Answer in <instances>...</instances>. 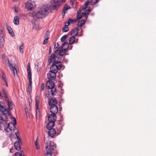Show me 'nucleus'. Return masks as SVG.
I'll return each instance as SVG.
<instances>
[{
  "instance_id": "1",
  "label": "nucleus",
  "mask_w": 156,
  "mask_h": 156,
  "mask_svg": "<svg viewBox=\"0 0 156 156\" xmlns=\"http://www.w3.org/2000/svg\"><path fill=\"white\" fill-rule=\"evenodd\" d=\"M69 50V46L68 42H64L62 45L59 47L58 49L54 51L50 56L48 59V62L50 63L52 60H55L57 58V56L55 55L57 52H58V55L60 56H63L66 51Z\"/></svg>"
},
{
  "instance_id": "2",
  "label": "nucleus",
  "mask_w": 156,
  "mask_h": 156,
  "mask_svg": "<svg viewBox=\"0 0 156 156\" xmlns=\"http://www.w3.org/2000/svg\"><path fill=\"white\" fill-rule=\"evenodd\" d=\"M50 9L49 5H43L39 8L37 12H34L33 13V17L38 19L44 17L49 13Z\"/></svg>"
},
{
  "instance_id": "3",
  "label": "nucleus",
  "mask_w": 156,
  "mask_h": 156,
  "mask_svg": "<svg viewBox=\"0 0 156 156\" xmlns=\"http://www.w3.org/2000/svg\"><path fill=\"white\" fill-rule=\"evenodd\" d=\"M6 114H3L1 116L2 117V123L4 126L9 128L11 131L14 130L15 126L16 124V120L15 117H12V119L14 121L13 123L12 122L7 123V121H8V118L6 115Z\"/></svg>"
},
{
  "instance_id": "4",
  "label": "nucleus",
  "mask_w": 156,
  "mask_h": 156,
  "mask_svg": "<svg viewBox=\"0 0 156 156\" xmlns=\"http://www.w3.org/2000/svg\"><path fill=\"white\" fill-rule=\"evenodd\" d=\"M47 146H46V152L47 154L52 155V151L55 150L56 145L53 142L48 141L47 142Z\"/></svg>"
},
{
  "instance_id": "5",
  "label": "nucleus",
  "mask_w": 156,
  "mask_h": 156,
  "mask_svg": "<svg viewBox=\"0 0 156 156\" xmlns=\"http://www.w3.org/2000/svg\"><path fill=\"white\" fill-rule=\"evenodd\" d=\"M55 83L52 80H48L46 83V87L48 90L50 89L51 94L52 96L55 95L57 91L55 87Z\"/></svg>"
},
{
  "instance_id": "6",
  "label": "nucleus",
  "mask_w": 156,
  "mask_h": 156,
  "mask_svg": "<svg viewBox=\"0 0 156 156\" xmlns=\"http://www.w3.org/2000/svg\"><path fill=\"white\" fill-rule=\"evenodd\" d=\"M62 66L60 62L53 60L52 64L50 67V71L57 73L58 70L61 69Z\"/></svg>"
},
{
  "instance_id": "7",
  "label": "nucleus",
  "mask_w": 156,
  "mask_h": 156,
  "mask_svg": "<svg viewBox=\"0 0 156 156\" xmlns=\"http://www.w3.org/2000/svg\"><path fill=\"white\" fill-rule=\"evenodd\" d=\"M27 76L28 78V80L29 82L28 86L27 91L28 92H30L31 90L32 82L31 68L30 66V63H28L27 66Z\"/></svg>"
},
{
  "instance_id": "8",
  "label": "nucleus",
  "mask_w": 156,
  "mask_h": 156,
  "mask_svg": "<svg viewBox=\"0 0 156 156\" xmlns=\"http://www.w3.org/2000/svg\"><path fill=\"white\" fill-rule=\"evenodd\" d=\"M51 6L54 10H56L60 6L61 2L59 0H51Z\"/></svg>"
},
{
  "instance_id": "9",
  "label": "nucleus",
  "mask_w": 156,
  "mask_h": 156,
  "mask_svg": "<svg viewBox=\"0 0 156 156\" xmlns=\"http://www.w3.org/2000/svg\"><path fill=\"white\" fill-rule=\"evenodd\" d=\"M25 7L27 9L31 10L35 8V5L34 2L30 1L25 3Z\"/></svg>"
},
{
  "instance_id": "10",
  "label": "nucleus",
  "mask_w": 156,
  "mask_h": 156,
  "mask_svg": "<svg viewBox=\"0 0 156 156\" xmlns=\"http://www.w3.org/2000/svg\"><path fill=\"white\" fill-rule=\"evenodd\" d=\"M48 135L51 137H53L55 136H57L59 134V132H60L59 130H58L59 133L57 132L56 130L54 129H48Z\"/></svg>"
},
{
  "instance_id": "11",
  "label": "nucleus",
  "mask_w": 156,
  "mask_h": 156,
  "mask_svg": "<svg viewBox=\"0 0 156 156\" xmlns=\"http://www.w3.org/2000/svg\"><path fill=\"white\" fill-rule=\"evenodd\" d=\"M57 73L50 71L47 74V77L49 80H54L56 77Z\"/></svg>"
},
{
  "instance_id": "12",
  "label": "nucleus",
  "mask_w": 156,
  "mask_h": 156,
  "mask_svg": "<svg viewBox=\"0 0 156 156\" xmlns=\"http://www.w3.org/2000/svg\"><path fill=\"white\" fill-rule=\"evenodd\" d=\"M4 97L5 98V101L7 103L8 106L9 110H10L12 109L13 103L12 102L9 101L7 96L5 93L4 94Z\"/></svg>"
},
{
  "instance_id": "13",
  "label": "nucleus",
  "mask_w": 156,
  "mask_h": 156,
  "mask_svg": "<svg viewBox=\"0 0 156 156\" xmlns=\"http://www.w3.org/2000/svg\"><path fill=\"white\" fill-rule=\"evenodd\" d=\"M50 111L51 114H56L58 112V108L56 105L50 106Z\"/></svg>"
},
{
  "instance_id": "14",
  "label": "nucleus",
  "mask_w": 156,
  "mask_h": 156,
  "mask_svg": "<svg viewBox=\"0 0 156 156\" xmlns=\"http://www.w3.org/2000/svg\"><path fill=\"white\" fill-rule=\"evenodd\" d=\"M84 8H80L79 9L77 12L76 16L77 20H79L81 18L82 16H83V12H81L83 10Z\"/></svg>"
},
{
  "instance_id": "15",
  "label": "nucleus",
  "mask_w": 156,
  "mask_h": 156,
  "mask_svg": "<svg viewBox=\"0 0 156 156\" xmlns=\"http://www.w3.org/2000/svg\"><path fill=\"white\" fill-rule=\"evenodd\" d=\"M57 101L55 98H51L48 102V104L50 106H53L54 105H56Z\"/></svg>"
},
{
  "instance_id": "16",
  "label": "nucleus",
  "mask_w": 156,
  "mask_h": 156,
  "mask_svg": "<svg viewBox=\"0 0 156 156\" xmlns=\"http://www.w3.org/2000/svg\"><path fill=\"white\" fill-rule=\"evenodd\" d=\"M48 121L55 122L56 119V114H51L48 116Z\"/></svg>"
},
{
  "instance_id": "17",
  "label": "nucleus",
  "mask_w": 156,
  "mask_h": 156,
  "mask_svg": "<svg viewBox=\"0 0 156 156\" xmlns=\"http://www.w3.org/2000/svg\"><path fill=\"white\" fill-rule=\"evenodd\" d=\"M5 27L10 35L12 37H14V34L11 27L9 26V25L7 23L6 24Z\"/></svg>"
},
{
  "instance_id": "18",
  "label": "nucleus",
  "mask_w": 156,
  "mask_h": 156,
  "mask_svg": "<svg viewBox=\"0 0 156 156\" xmlns=\"http://www.w3.org/2000/svg\"><path fill=\"white\" fill-rule=\"evenodd\" d=\"M21 141H16L14 144L15 148L17 151H19L20 149Z\"/></svg>"
},
{
  "instance_id": "19",
  "label": "nucleus",
  "mask_w": 156,
  "mask_h": 156,
  "mask_svg": "<svg viewBox=\"0 0 156 156\" xmlns=\"http://www.w3.org/2000/svg\"><path fill=\"white\" fill-rule=\"evenodd\" d=\"M2 58L5 64H8V66H10V65H11V63L9 62V59L4 54L2 55Z\"/></svg>"
},
{
  "instance_id": "20",
  "label": "nucleus",
  "mask_w": 156,
  "mask_h": 156,
  "mask_svg": "<svg viewBox=\"0 0 156 156\" xmlns=\"http://www.w3.org/2000/svg\"><path fill=\"white\" fill-rule=\"evenodd\" d=\"M78 29L77 28H75L72 30L71 33V35L75 37L78 34Z\"/></svg>"
},
{
  "instance_id": "21",
  "label": "nucleus",
  "mask_w": 156,
  "mask_h": 156,
  "mask_svg": "<svg viewBox=\"0 0 156 156\" xmlns=\"http://www.w3.org/2000/svg\"><path fill=\"white\" fill-rule=\"evenodd\" d=\"M54 122H51V121H49V122L47 123L46 125V128L47 129H53V127L54 126Z\"/></svg>"
},
{
  "instance_id": "22",
  "label": "nucleus",
  "mask_w": 156,
  "mask_h": 156,
  "mask_svg": "<svg viewBox=\"0 0 156 156\" xmlns=\"http://www.w3.org/2000/svg\"><path fill=\"white\" fill-rule=\"evenodd\" d=\"M90 12L91 10L90 8H88L86 10L85 12H83V16L85 17V18L86 19V20L87 19L88 17V15Z\"/></svg>"
},
{
  "instance_id": "23",
  "label": "nucleus",
  "mask_w": 156,
  "mask_h": 156,
  "mask_svg": "<svg viewBox=\"0 0 156 156\" xmlns=\"http://www.w3.org/2000/svg\"><path fill=\"white\" fill-rule=\"evenodd\" d=\"M71 8L70 6L68 5H66L64 7L62 13H63V16H65V14L67 12V11Z\"/></svg>"
},
{
  "instance_id": "24",
  "label": "nucleus",
  "mask_w": 156,
  "mask_h": 156,
  "mask_svg": "<svg viewBox=\"0 0 156 156\" xmlns=\"http://www.w3.org/2000/svg\"><path fill=\"white\" fill-rule=\"evenodd\" d=\"M86 20H87L85 18L84 20L83 19L79 21L77 23V26L79 27H82L85 23Z\"/></svg>"
},
{
  "instance_id": "25",
  "label": "nucleus",
  "mask_w": 156,
  "mask_h": 156,
  "mask_svg": "<svg viewBox=\"0 0 156 156\" xmlns=\"http://www.w3.org/2000/svg\"><path fill=\"white\" fill-rule=\"evenodd\" d=\"M75 41V37L72 36V37H71L69 39V43H68V45L69 44H72Z\"/></svg>"
},
{
  "instance_id": "26",
  "label": "nucleus",
  "mask_w": 156,
  "mask_h": 156,
  "mask_svg": "<svg viewBox=\"0 0 156 156\" xmlns=\"http://www.w3.org/2000/svg\"><path fill=\"white\" fill-rule=\"evenodd\" d=\"M14 23L16 25H18L19 23V17L16 16L14 17L13 20Z\"/></svg>"
},
{
  "instance_id": "27",
  "label": "nucleus",
  "mask_w": 156,
  "mask_h": 156,
  "mask_svg": "<svg viewBox=\"0 0 156 156\" xmlns=\"http://www.w3.org/2000/svg\"><path fill=\"white\" fill-rule=\"evenodd\" d=\"M0 110L2 112L3 114H6L7 112L6 108L1 105H0Z\"/></svg>"
},
{
  "instance_id": "28",
  "label": "nucleus",
  "mask_w": 156,
  "mask_h": 156,
  "mask_svg": "<svg viewBox=\"0 0 156 156\" xmlns=\"http://www.w3.org/2000/svg\"><path fill=\"white\" fill-rule=\"evenodd\" d=\"M23 152L22 151H21L20 152V153L18 152H16L14 154V155L15 156H22L23 155ZM23 156H24L23 155Z\"/></svg>"
},
{
  "instance_id": "29",
  "label": "nucleus",
  "mask_w": 156,
  "mask_h": 156,
  "mask_svg": "<svg viewBox=\"0 0 156 156\" xmlns=\"http://www.w3.org/2000/svg\"><path fill=\"white\" fill-rule=\"evenodd\" d=\"M40 98L38 96H36L35 98V105L36 106H37L38 105V104L39 102Z\"/></svg>"
},
{
  "instance_id": "30",
  "label": "nucleus",
  "mask_w": 156,
  "mask_h": 156,
  "mask_svg": "<svg viewBox=\"0 0 156 156\" xmlns=\"http://www.w3.org/2000/svg\"><path fill=\"white\" fill-rule=\"evenodd\" d=\"M49 32L48 31H47L44 36V38L46 39V40H48L49 38Z\"/></svg>"
},
{
  "instance_id": "31",
  "label": "nucleus",
  "mask_w": 156,
  "mask_h": 156,
  "mask_svg": "<svg viewBox=\"0 0 156 156\" xmlns=\"http://www.w3.org/2000/svg\"><path fill=\"white\" fill-rule=\"evenodd\" d=\"M6 76L5 73H2L1 76L2 79L3 80L4 83H6V80H5Z\"/></svg>"
},
{
  "instance_id": "32",
  "label": "nucleus",
  "mask_w": 156,
  "mask_h": 156,
  "mask_svg": "<svg viewBox=\"0 0 156 156\" xmlns=\"http://www.w3.org/2000/svg\"><path fill=\"white\" fill-rule=\"evenodd\" d=\"M69 30V28L68 27H64L62 29V31L64 32H67Z\"/></svg>"
},
{
  "instance_id": "33",
  "label": "nucleus",
  "mask_w": 156,
  "mask_h": 156,
  "mask_svg": "<svg viewBox=\"0 0 156 156\" xmlns=\"http://www.w3.org/2000/svg\"><path fill=\"white\" fill-rule=\"evenodd\" d=\"M70 23H73L75 22H77L78 21V20L76 19H69L68 20Z\"/></svg>"
},
{
  "instance_id": "34",
  "label": "nucleus",
  "mask_w": 156,
  "mask_h": 156,
  "mask_svg": "<svg viewBox=\"0 0 156 156\" xmlns=\"http://www.w3.org/2000/svg\"><path fill=\"white\" fill-rule=\"evenodd\" d=\"M67 35H65L63 36L61 39V42H64L65 41L66 38H67Z\"/></svg>"
},
{
  "instance_id": "35",
  "label": "nucleus",
  "mask_w": 156,
  "mask_h": 156,
  "mask_svg": "<svg viewBox=\"0 0 156 156\" xmlns=\"http://www.w3.org/2000/svg\"><path fill=\"white\" fill-rule=\"evenodd\" d=\"M37 144H38L37 140V139L36 140L35 142V147H36V148L38 150L39 149V148H40V146H38Z\"/></svg>"
},
{
  "instance_id": "36",
  "label": "nucleus",
  "mask_w": 156,
  "mask_h": 156,
  "mask_svg": "<svg viewBox=\"0 0 156 156\" xmlns=\"http://www.w3.org/2000/svg\"><path fill=\"white\" fill-rule=\"evenodd\" d=\"M4 35L3 34H0V41H4Z\"/></svg>"
},
{
  "instance_id": "37",
  "label": "nucleus",
  "mask_w": 156,
  "mask_h": 156,
  "mask_svg": "<svg viewBox=\"0 0 156 156\" xmlns=\"http://www.w3.org/2000/svg\"><path fill=\"white\" fill-rule=\"evenodd\" d=\"M23 43H22V45H20V52L21 53L23 54Z\"/></svg>"
},
{
  "instance_id": "38",
  "label": "nucleus",
  "mask_w": 156,
  "mask_h": 156,
  "mask_svg": "<svg viewBox=\"0 0 156 156\" xmlns=\"http://www.w3.org/2000/svg\"><path fill=\"white\" fill-rule=\"evenodd\" d=\"M36 114L37 115H39V110L38 107V106H36Z\"/></svg>"
},
{
  "instance_id": "39",
  "label": "nucleus",
  "mask_w": 156,
  "mask_h": 156,
  "mask_svg": "<svg viewBox=\"0 0 156 156\" xmlns=\"http://www.w3.org/2000/svg\"><path fill=\"white\" fill-rule=\"evenodd\" d=\"M98 0H91L90 2L91 4L93 5L98 3Z\"/></svg>"
},
{
  "instance_id": "40",
  "label": "nucleus",
  "mask_w": 156,
  "mask_h": 156,
  "mask_svg": "<svg viewBox=\"0 0 156 156\" xmlns=\"http://www.w3.org/2000/svg\"><path fill=\"white\" fill-rule=\"evenodd\" d=\"M9 66L10 67V69L12 70V71H13L14 70H16V68L14 66H12V63H11V65H10V66Z\"/></svg>"
},
{
  "instance_id": "41",
  "label": "nucleus",
  "mask_w": 156,
  "mask_h": 156,
  "mask_svg": "<svg viewBox=\"0 0 156 156\" xmlns=\"http://www.w3.org/2000/svg\"><path fill=\"white\" fill-rule=\"evenodd\" d=\"M4 41H0V48H3L4 46Z\"/></svg>"
},
{
  "instance_id": "42",
  "label": "nucleus",
  "mask_w": 156,
  "mask_h": 156,
  "mask_svg": "<svg viewBox=\"0 0 156 156\" xmlns=\"http://www.w3.org/2000/svg\"><path fill=\"white\" fill-rule=\"evenodd\" d=\"M90 2H87L85 3V6L83 7H81V8H84L83 9L85 10L86 9L87 6L89 5V3H90Z\"/></svg>"
},
{
  "instance_id": "43",
  "label": "nucleus",
  "mask_w": 156,
  "mask_h": 156,
  "mask_svg": "<svg viewBox=\"0 0 156 156\" xmlns=\"http://www.w3.org/2000/svg\"><path fill=\"white\" fill-rule=\"evenodd\" d=\"M17 137V138L18 141H21V139L20 138L19 136H18V133L17 132L16 133H15Z\"/></svg>"
},
{
  "instance_id": "44",
  "label": "nucleus",
  "mask_w": 156,
  "mask_h": 156,
  "mask_svg": "<svg viewBox=\"0 0 156 156\" xmlns=\"http://www.w3.org/2000/svg\"><path fill=\"white\" fill-rule=\"evenodd\" d=\"M44 83H42L41 85V91H43L44 90Z\"/></svg>"
},
{
  "instance_id": "45",
  "label": "nucleus",
  "mask_w": 156,
  "mask_h": 156,
  "mask_svg": "<svg viewBox=\"0 0 156 156\" xmlns=\"http://www.w3.org/2000/svg\"><path fill=\"white\" fill-rule=\"evenodd\" d=\"M70 24V23L69 21V20L67 22H66L65 23V27H68Z\"/></svg>"
},
{
  "instance_id": "46",
  "label": "nucleus",
  "mask_w": 156,
  "mask_h": 156,
  "mask_svg": "<svg viewBox=\"0 0 156 156\" xmlns=\"http://www.w3.org/2000/svg\"><path fill=\"white\" fill-rule=\"evenodd\" d=\"M59 46V44L58 43L55 44L54 45V48H55L56 49Z\"/></svg>"
},
{
  "instance_id": "47",
  "label": "nucleus",
  "mask_w": 156,
  "mask_h": 156,
  "mask_svg": "<svg viewBox=\"0 0 156 156\" xmlns=\"http://www.w3.org/2000/svg\"><path fill=\"white\" fill-rule=\"evenodd\" d=\"M70 5H73L74 4V0H70Z\"/></svg>"
},
{
  "instance_id": "48",
  "label": "nucleus",
  "mask_w": 156,
  "mask_h": 156,
  "mask_svg": "<svg viewBox=\"0 0 156 156\" xmlns=\"http://www.w3.org/2000/svg\"><path fill=\"white\" fill-rule=\"evenodd\" d=\"M13 72V74L14 76H15L17 74L16 73V70H14L13 71H12Z\"/></svg>"
},
{
  "instance_id": "49",
  "label": "nucleus",
  "mask_w": 156,
  "mask_h": 156,
  "mask_svg": "<svg viewBox=\"0 0 156 156\" xmlns=\"http://www.w3.org/2000/svg\"><path fill=\"white\" fill-rule=\"evenodd\" d=\"M13 72V74L14 76H15L17 74L16 73V70H14L13 71H12Z\"/></svg>"
},
{
  "instance_id": "50",
  "label": "nucleus",
  "mask_w": 156,
  "mask_h": 156,
  "mask_svg": "<svg viewBox=\"0 0 156 156\" xmlns=\"http://www.w3.org/2000/svg\"><path fill=\"white\" fill-rule=\"evenodd\" d=\"M48 40H46V39L45 38L43 42V44H45L47 43V41Z\"/></svg>"
},
{
  "instance_id": "51",
  "label": "nucleus",
  "mask_w": 156,
  "mask_h": 156,
  "mask_svg": "<svg viewBox=\"0 0 156 156\" xmlns=\"http://www.w3.org/2000/svg\"><path fill=\"white\" fill-rule=\"evenodd\" d=\"M25 110L26 112V115L27 116V117H28V116H29V114L28 112H27L26 108L25 109Z\"/></svg>"
},
{
  "instance_id": "52",
  "label": "nucleus",
  "mask_w": 156,
  "mask_h": 156,
  "mask_svg": "<svg viewBox=\"0 0 156 156\" xmlns=\"http://www.w3.org/2000/svg\"><path fill=\"white\" fill-rule=\"evenodd\" d=\"M3 34V28H0V34Z\"/></svg>"
},
{
  "instance_id": "53",
  "label": "nucleus",
  "mask_w": 156,
  "mask_h": 156,
  "mask_svg": "<svg viewBox=\"0 0 156 156\" xmlns=\"http://www.w3.org/2000/svg\"><path fill=\"white\" fill-rule=\"evenodd\" d=\"M3 126H4L2 125V123H0V130L2 129V128H3Z\"/></svg>"
},
{
  "instance_id": "54",
  "label": "nucleus",
  "mask_w": 156,
  "mask_h": 156,
  "mask_svg": "<svg viewBox=\"0 0 156 156\" xmlns=\"http://www.w3.org/2000/svg\"><path fill=\"white\" fill-rule=\"evenodd\" d=\"M2 117L1 116H0V123H2L1 122L2 121Z\"/></svg>"
},
{
  "instance_id": "55",
  "label": "nucleus",
  "mask_w": 156,
  "mask_h": 156,
  "mask_svg": "<svg viewBox=\"0 0 156 156\" xmlns=\"http://www.w3.org/2000/svg\"><path fill=\"white\" fill-rule=\"evenodd\" d=\"M51 52V48L50 47L49 49V53L50 54Z\"/></svg>"
},
{
  "instance_id": "56",
  "label": "nucleus",
  "mask_w": 156,
  "mask_h": 156,
  "mask_svg": "<svg viewBox=\"0 0 156 156\" xmlns=\"http://www.w3.org/2000/svg\"><path fill=\"white\" fill-rule=\"evenodd\" d=\"M5 83V85H6V86L7 87H8L7 83V82L6 81V83Z\"/></svg>"
},
{
  "instance_id": "57",
  "label": "nucleus",
  "mask_w": 156,
  "mask_h": 156,
  "mask_svg": "<svg viewBox=\"0 0 156 156\" xmlns=\"http://www.w3.org/2000/svg\"><path fill=\"white\" fill-rule=\"evenodd\" d=\"M72 47H73V46H72L71 47L69 48V49L71 50L72 49Z\"/></svg>"
},
{
  "instance_id": "58",
  "label": "nucleus",
  "mask_w": 156,
  "mask_h": 156,
  "mask_svg": "<svg viewBox=\"0 0 156 156\" xmlns=\"http://www.w3.org/2000/svg\"><path fill=\"white\" fill-rule=\"evenodd\" d=\"M15 11L16 12H17V10H16V9H15Z\"/></svg>"
},
{
  "instance_id": "59",
  "label": "nucleus",
  "mask_w": 156,
  "mask_h": 156,
  "mask_svg": "<svg viewBox=\"0 0 156 156\" xmlns=\"http://www.w3.org/2000/svg\"><path fill=\"white\" fill-rule=\"evenodd\" d=\"M10 152H12V151H11V149H10Z\"/></svg>"
},
{
  "instance_id": "60",
  "label": "nucleus",
  "mask_w": 156,
  "mask_h": 156,
  "mask_svg": "<svg viewBox=\"0 0 156 156\" xmlns=\"http://www.w3.org/2000/svg\"><path fill=\"white\" fill-rule=\"evenodd\" d=\"M12 126H10V127H12Z\"/></svg>"
}]
</instances>
